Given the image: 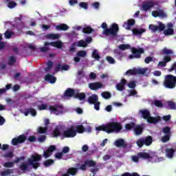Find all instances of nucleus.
I'll list each match as a JSON object with an SVG mask.
<instances>
[{
  "label": "nucleus",
  "mask_w": 176,
  "mask_h": 176,
  "mask_svg": "<svg viewBox=\"0 0 176 176\" xmlns=\"http://www.w3.org/2000/svg\"><path fill=\"white\" fill-rule=\"evenodd\" d=\"M96 131H104L107 134H118L123 130V126L118 122H110L96 128Z\"/></svg>",
  "instance_id": "nucleus-1"
},
{
  "label": "nucleus",
  "mask_w": 176,
  "mask_h": 176,
  "mask_svg": "<svg viewBox=\"0 0 176 176\" xmlns=\"http://www.w3.org/2000/svg\"><path fill=\"white\" fill-rule=\"evenodd\" d=\"M96 165V162L91 160H86L84 164H76L75 167L76 168H69L64 176L76 175V174H78V170H81L82 171H86L87 170V166L88 167H95Z\"/></svg>",
  "instance_id": "nucleus-2"
},
{
  "label": "nucleus",
  "mask_w": 176,
  "mask_h": 176,
  "mask_svg": "<svg viewBox=\"0 0 176 176\" xmlns=\"http://www.w3.org/2000/svg\"><path fill=\"white\" fill-rule=\"evenodd\" d=\"M118 48L120 50H129L131 49L132 54L129 56V58L133 60V58H141V54H144L145 53V50L142 47H140L138 49L135 48V47H132L129 44H120L118 45Z\"/></svg>",
  "instance_id": "nucleus-3"
},
{
  "label": "nucleus",
  "mask_w": 176,
  "mask_h": 176,
  "mask_svg": "<svg viewBox=\"0 0 176 176\" xmlns=\"http://www.w3.org/2000/svg\"><path fill=\"white\" fill-rule=\"evenodd\" d=\"M39 111H45L47 109L50 113H54L55 115H60L64 112V106L62 104H54L47 106L46 104H41L37 106Z\"/></svg>",
  "instance_id": "nucleus-4"
},
{
  "label": "nucleus",
  "mask_w": 176,
  "mask_h": 176,
  "mask_svg": "<svg viewBox=\"0 0 176 176\" xmlns=\"http://www.w3.org/2000/svg\"><path fill=\"white\" fill-rule=\"evenodd\" d=\"M41 160H42V155L36 153L32 155L31 158L28 160V163L29 166H32L34 170H36L38 167H41V163L38 162Z\"/></svg>",
  "instance_id": "nucleus-5"
},
{
  "label": "nucleus",
  "mask_w": 176,
  "mask_h": 176,
  "mask_svg": "<svg viewBox=\"0 0 176 176\" xmlns=\"http://www.w3.org/2000/svg\"><path fill=\"white\" fill-rule=\"evenodd\" d=\"M163 85L166 89H175L176 86V76L171 74L167 75Z\"/></svg>",
  "instance_id": "nucleus-6"
},
{
  "label": "nucleus",
  "mask_w": 176,
  "mask_h": 176,
  "mask_svg": "<svg viewBox=\"0 0 176 176\" xmlns=\"http://www.w3.org/2000/svg\"><path fill=\"white\" fill-rule=\"evenodd\" d=\"M152 142H153V138L151 135H148L144 138H139L136 142V144L138 148H142L144 145L146 146H150V145H152Z\"/></svg>",
  "instance_id": "nucleus-7"
},
{
  "label": "nucleus",
  "mask_w": 176,
  "mask_h": 176,
  "mask_svg": "<svg viewBox=\"0 0 176 176\" xmlns=\"http://www.w3.org/2000/svg\"><path fill=\"white\" fill-rule=\"evenodd\" d=\"M119 32V25L116 23H113L110 28L106 29L103 31V34L108 36V35H112L113 36H116Z\"/></svg>",
  "instance_id": "nucleus-8"
},
{
  "label": "nucleus",
  "mask_w": 176,
  "mask_h": 176,
  "mask_svg": "<svg viewBox=\"0 0 176 176\" xmlns=\"http://www.w3.org/2000/svg\"><path fill=\"white\" fill-rule=\"evenodd\" d=\"M62 135L63 138H74V137H76L75 126H72L70 128L64 131Z\"/></svg>",
  "instance_id": "nucleus-9"
},
{
  "label": "nucleus",
  "mask_w": 176,
  "mask_h": 176,
  "mask_svg": "<svg viewBox=\"0 0 176 176\" xmlns=\"http://www.w3.org/2000/svg\"><path fill=\"white\" fill-rule=\"evenodd\" d=\"M157 5V1H146L142 3V8L144 12H148V10H151L152 8H154Z\"/></svg>",
  "instance_id": "nucleus-10"
},
{
  "label": "nucleus",
  "mask_w": 176,
  "mask_h": 176,
  "mask_svg": "<svg viewBox=\"0 0 176 176\" xmlns=\"http://www.w3.org/2000/svg\"><path fill=\"white\" fill-rule=\"evenodd\" d=\"M27 140V136L25 135H20L17 138H14L11 142L12 144L14 146L19 145V144H23V142H25V140Z\"/></svg>",
  "instance_id": "nucleus-11"
},
{
  "label": "nucleus",
  "mask_w": 176,
  "mask_h": 176,
  "mask_svg": "<svg viewBox=\"0 0 176 176\" xmlns=\"http://www.w3.org/2000/svg\"><path fill=\"white\" fill-rule=\"evenodd\" d=\"M21 160H25V157L21 156L19 157H16V159L15 160H14L13 162H5L3 166L6 168H12V167H14V164L19 163V162Z\"/></svg>",
  "instance_id": "nucleus-12"
},
{
  "label": "nucleus",
  "mask_w": 176,
  "mask_h": 176,
  "mask_svg": "<svg viewBox=\"0 0 176 176\" xmlns=\"http://www.w3.org/2000/svg\"><path fill=\"white\" fill-rule=\"evenodd\" d=\"M148 28L149 30H151L152 32H156V31L162 32L166 30V25H164V23H160L158 26L151 24V25H149Z\"/></svg>",
  "instance_id": "nucleus-13"
},
{
  "label": "nucleus",
  "mask_w": 176,
  "mask_h": 176,
  "mask_svg": "<svg viewBox=\"0 0 176 176\" xmlns=\"http://www.w3.org/2000/svg\"><path fill=\"white\" fill-rule=\"evenodd\" d=\"M53 46V47H56V49H63V42L60 41H52L51 43L45 42L44 46Z\"/></svg>",
  "instance_id": "nucleus-14"
},
{
  "label": "nucleus",
  "mask_w": 176,
  "mask_h": 176,
  "mask_svg": "<svg viewBox=\"0 0 176 176\" xmlns=\"http://www.w3.org/2000/svg\"><path fill=\"white\" fill-rule=\"evenodd\" d=\"M114 145L117 146V148H124L126 149L127 148V143L124 142V140L122 138L118 139L115 141Z\"/></svg>",
  "instance_id": "nucleus-15"
},
{
  "label": "nucleus",
  "mask_w": 176,
  "mask_h": 176,
  "mask_svg": "<svg viewBox=\"0 0 176 176\" xmlns=\"http://www.w3.org/2000/svg\"><path fill=\"white\" fill-rule=\"evenodd\" d=\"M89 87L90 90L96 91L98 89L102 88V84L100 82H91L89 84Z\"/></svg>",
  "instance_id": "nucleus-16"
},
{
  "label": "nucleus",
  "mask_w": 176,
  "mask_h": 176,
  "mask_svg": "<svg viewBox=\"0 0 176 176\" xmlns=\"http://www.w3.org/2000/svg\"><path fill=\"white\" fill-rule=\"evenodd\" d=\"M126 83H127V80H126V79L124 78H122L120 82L116 85V89L118 91H123V90L126 89V87H124Z\"/></svg>",
  "instance_id": "nucleus-17"
},
{
  "label": "nucleus",
  "mask_w": 176,
  "mask_h": 176,
  "mask_svg": "<svg viewBox=\"0 0 176 176\" xmlns=\"http://www.w3.org/2000/svg\"><path fill=\"white\" fill-rule=\"evenodd\" d=\"M175 153V150L171 148H166L165 149V155L168 159H173Z\"/></svg>",
  "instance_id": "nucleus-18"
},
{
  "label": "nucleus",
  "mask_w": 176,
  "mask_h": 176,
  "mask_svg": "<svg viewBox=\"0 0 176 176\" xmlns=\"http://www.w3.org/2000/svg\"><path fill=\"white\" fill-rule=\"evenodd\" d=\"M152 16L153 17H162V18L167 17V14H166V13H164V12H163V10H162L153 11Z\"/></svg>",
  "instance_id": "nucleus-19"
},
{
  "label": "nucleus",
  "mask_w": 176,
  "mask_h": 176,
  "mask_svg": "<svg viewBox=\"0 0 176 176\" xmlns=\"http://www.w3.org/2000/svg\"><path fill=\"white\" fill-rule=\"evenodd\" d=\"M135 25V20H134V19H129L127 22H125L123 24V27L126 30H131V27Z\"/></svg>",
  "instance_id": "nucleus-20"
},
{
  "label": "nucleus",
  "mask_w": 176,
  "mask_h": 176,
  "mask_svg": "<svg viewBox=\"0 0 176 176\" xmlns=\"http://www.w3.org/2000/svg\"><path fill=\"white\" fill-rule=\"evenodd\" d=\"M52 138H58V137L61 136V129H60V127L56 126L51 134Z\"/></svg>",
  "instance_id": "nucleus-21"
},
{
  "label": "nucleus",
  "mask_w": 176,
  "mask_h": 176,
  "mask_svg": "<svg viewBox=\"0 0 176 176\" xmlns=\"http://www.w3.org/2000/svg\"><path fill=\"white\" fill-rule=\"evenodd\" d=\"M138 156L140 159H144L145 160H152V159H153V157H152V156H151L150 153H145V152L138 153Z\"/></svg>",
  "instance_id": "nucleus-22"
},
{
  "label": "nucleus",
  "mask_w": 176,
  "mask_h": 176,
  "mask_svg": "<svg viewBox=\"0 0 176 176\" xmlns=\"http://www.w3.org/2000/svg\"><path fill=\"white\" fill-rule=\"evenodd\" d=\"M135 135H141L144 133V128L141 125H135L133 129Z\"/></svg>",
  "instance_id": "nucleus-23"
},
{
  "label": "nucleus",
  "mask_w": 176,
  "mask_h": 176,
  "mask_svg": "<svg viewBox=\"0 0 176 176\" xmlns=\"http://www.w3.org/2000/svg\"><path fill=\"white\" fill-rule=\"evenodd\" d=\"M44 79L46 82H50L51 84L56 83L57 78L50 74L45 76Z\"/></svg>",
  "instance_id": "nucleus-24"
},
{
  "label": "nucleus",
  "mask_w": 176,
  "mask_h": 176,
  "mask_svg": "<svg viewBox=\"0 0 176 176\" xmlns=\"http://www.w3.org/2000/svg\"><path fill=\"white\" fill-rule=\"evenodd\" d=\"M97 101H98V96H97L96 94H92L87 99V102L89 104H91V105H93V104L97 102Z\"/></svg>",
  "instance_id": "nucleus-25"
},
{
  "label": "nucleus",
  "mask_w": 176,
  "mask_h": 176,
  "mask_svg": "<svg viewBox=\"0 0 176 176\" xmlns=\"http://www.w3.org/2000/svg\"><path fill=\"white\" fill-rule=\"evenodd\" d=\"M139 113H141L143 119H146V120L151 116V111L148 109H141L139 111Z\"/></svg>",
  "instance_id": "nucleus-26"
},
{
  "label": "nucleus",
  "mask_w": 176,
  "mask_h": 176,
  "mask_svg": "<svg viewBox=\"0 0 176 176\" xmlns=\"http://www.w3.org/2000/svg\"><path fill=\"white\" fill-rule=\"evenodd\" d=\"M25 116H28V115L32 116H35L36 115V110L34 108H29V109H26L25 110V111L23 112Z\"/></svg>",
  "instance_id": "nucleus-27"
},
{
  "label": "nucleus",
  "mask_w": 176,
  "mask_h": 176,
  "mask_svg": "<svg viewBox=\"0 0 176 176\" xmlns=\"http://www.w3.org/2000/svg\"><path fill=\"white\" fill-rule=\"evenodd\" d=\"M146 120H147L148 123L155 124V123H157V122H160L161 118H160V116L152 117V116H150L147 118Z\"/></svg>",
  "instance_id": "nucleus-28"
},
{
  "label": "nucleus",
  "mask_w": 176,
  "mask_h": 176,
  "mask_svg": "<svg viewBox=\"0 0 176 176\" xmlns=\"http://www.w3.org/2000/svg\"><path fill=\"white\" fill-rule=\"evenodd\" d=\"M69 29V27L65 23H60L56 26L57 31H67Z\"/></svg>",
  "instance_id": "nucleus-29"
},
{
  "label": "nucleus",
  "mask_w": 176,
  "mask_h": 176,
  "mask_svg": "<svg viewBox=\"0 0 176 176\" xmlns=\"http://www.w3.org/2000/svg\"><path fill=\"white\" fill-rule=\"evenodd\" d=\"M74 130H76V134H77V133L78 134H82V133L85 131V126L82 124L74 126Z\"/></svg>",
  "instance_id": "nucleus-30"
},
{
  "label": "nucleus",
  "mask_w": 176,
  "mask_h": 176,
  "mask_svg": "<svg viewBox=\"0 0 176 176\" xmlns=\"http://www.w3.org/2000/svg\"><path fill=\"white\" fill-rule=\"evenodd\" d=\"M75 96V89L72 88H67L65 91V97H74Z\"/></svg>",
  "instance_id": "nucleus-31"
},
{
  "label": "nucleus",
  "mask_w": 176,
  "mask_h": 176,
  "mask_svg": "<svg viewBox=\"0 0 176 176\" xmlns=\"http://www.w3.org/2000/svg\"><path fill=\"white\" fill-rule=\"evenodd\" d=\"M162 54H163L164 56H173V54H174V51L171 50H168L167 49V47H164L162 50Z\"/></svg>",
  "instance_id": "nucleus-32"
},
{
  "label": "nucleus",
  "mask_w": 176,
  "mask_h": 176,
  "mask_svg": "<svg viewBox=\"0 0 176 176\" xmlns=\"http://www.w3.org/2000/svg\"><path fill=\"white\" fill-rule=\"evenodd\" d=\"M146 30L141 28V29H133L132 32L133 35H142V34H144Z\"/></svg>",
  "instance_id": "nucleus-33"
},
{
  "label": "nucleus",
  "mask_w": 176,
  "mask_h": 176,
  "mask_svg": "<svg viewBox=\"0 0 176 176\" xmlns=\"http://www.w3.org/2000/svg\"><path fill=\"white\" fill-rule=\"evenodd\" d=\"M16 61H17L16 57H14V56H11L8 58V65L10 66L14 65V64H16Z\"/></svg>",
  "instance_id": "nucleus-34"
},
{
  "label": "nucleus",
  "mask_w": 176,
  "mask_h": 176,
  "mask_svg": "<svg viewBox=\"0 0 176 176\" xmlns=\"http://www.w3.org/2000/svg\"><path fill=\"white\" fill-rule=\"evenodd\" d=\"M47 38L48 39H52L53 41H56V39H60V34H47Z\"/></svg>",
  "instance_id": "nucleus-35"
},
{
  "label": "nucleus",
  "mask_w": 176,
  "mask_h": 176,
  "mask_svg": "<svg viewBox=\"0 0 176 176\" xmlns=\"http://www.w3.org/2000/svg\"><path fill=\"white\" fill-rule=\"evenodd\" d=\"M44 167H50V166L54 164V160L52 159H49L43 162V163Z\"/></svg>",
  "instance_id": "nucleus-36"
},
{
  "label": "nucleus",
  "mask_w": 176,
  "mask_h": 176,
  "mask_svg": "<svg viewBox=\"0 0 176 176\" xmlns=\"http://www.w3.org/2000/svg\"><path fill=\"white\" fill-rule=\"evenodd\" d=\"M101 96L102 98H104L105 100H108L112 97V94L109 91H103L101 93Z\"/></svg>",
  "instance_id": "nucleus-37"
},
{
  "label": "nucleus",
  "mask_w": 176,
  "mask_h": 176,
  "mask_svg": "<svg viewBox=\"0 0 176 176\" xmlns=\"http://www.w3.org/2000/svg\"><path fill=\"white\" fill-rule=\"evenodd\" d=\"M93 31H94V30L92 29V28L90 26H87V27L82 28V32L84 34H91V32H93Z\"/></svg>",
  "instance_id": "nucleus-38"
},
{
  "label": "nucleus",
  "mask_w": 176,
  "mask_h": 176,
  "mask_svg": "<svg viewBox=\"0 0 176 176\" xmlns=\"http://www.w3.org/2000/svg\"><path fill=\"white\" fill-rule=\"evenodd\" d=\"M76 44L78 47H87V43L83 40L78 41Z\"/></svg>",
  "instance_id": "nucleus-39"
},
{
  "label": "nucleus",
  "mask_w": 176,
  "mask_h": 176,
  "mask_svg": "<svg viewBox=\"0 0 176 176\" xmlns=\"http://www.w3.org/2000/svg\"><path fill=\"white\" fill-rule=\"evenodd\" d=\"M164 34L165 36H170V35H174V29L164 30Z\"/></svg>",
  "instance_id": "nucleus-40"
},
{
  "label": "nucleus",
  "mask_w": 176,
  "mask_h": 176,
  "mask_svg": "<svg viewBox=\"0 0 176 176\" xmlns=\"http://www.w3.org/2000/svg\"><path fill=\"white\" fill-rule=\"evenodd\" d=\"M75 98H78V100H80V101H83V100L86 98V94H85L84 92H82L80 94H76L75 95Z\"/></svg>",
  "instance_id": "nucleus-41"
},
{
  "label": "nucleus",
  "mask_w": 176,
  "mask_h": 176,
  "mask_svg": "<svg viewBox=\"0 0 176 176\" xmlns=\"http://www.w3.org/2000/svg\"><path fill=\"white\" fill-rule=\"evenodd\" d=\"M92 57H93V58H95V60H96V61H100V58H101V56H100V54H98L97 50H94L93 51Z\"/></svg>",
  "instance_id": "nucleus-42"
},
{
  "label": "nucleus",
  "mask_w": 176,
  "mask_h": 176,
  "mask_svg": "<svg viewBox=\"0 0 176 176\" xmlns=\"http://www.w3.org/2000/svg\"><path fill=\"white\" fill-rule=\"evenodd\" d=\"M125 129L126 130H133L135 127V123L131 122L130 123L126 124H125Z\"/></svg>",
  "instance_id": "nucleus-43"
},
{
  "label": "nucleus",
  "mask_w": 176,
  "mask_h": 176,
  "mask_svg": "<svg viewBox=\"0 0 176 176\" xmlns=\"http://www.w3.org/2000/svg\"><path fill=\"white\" fill-rule=\"evenodd\" d=\"M167 104L169 107L170 109L175 110L176 109V104L175 102L173 100H170L167 102Z\"/></svg>",
  "instance_id": "nucleus-44"
},
{
  "label": "nucleus",
  "mask_w": 176,
  "mask_h": 176,
  "mask_svg": "<svg viewBox=\"0 0 176 176\" xmlns=\"http://www.w3.org/2000/svg\"><path fill=\"white\" fill-rule=\"evenodd\" d=\"M146 71H148V68H137L138 75H145L146 74Z\"/></svg>",
  "instance_id": "nucleus-45"
},
{
  "label": "nucleus",
  "mask_w": 176,
  "mask_h": 176,
  "mask_svg": "<svg viewBox=\"0 0 176 176\" xmlns=\"http://www.w3.org/2000/svg\"><path fill=\"white\" fill-rule=\"evenodd\" d=\"M77 57H86L87 56V52L85 50H80L76 54Z\"/></svg>",
  "instance_id": "nucleus-46"
},
{
  "label": "nucleus",
  "mask_w": 176,
  "mask_h": 176,
  "mask_svg": "<svg viewBox=\"0 0 176 176\" xmlns=\"http://www.w3.org/2000/svg\"><path fill=\"white\" fill-rule=\"evenodd\" d=\"M53 68V63L50 60L47 63V67L45 68V72H49Z\"/></svg>",
  "instance_id": "nucleus-47"
},
{
  "label": "nucleus",
  "mask_w": 176,
  "mask_h": 176,
  "mask_svg": "<svg viewBox=\"0 0 176 176\" xmlns=\"http://www.w3.org/2000/svg\"><path fill=\"white\" fill-rule=\"evenodd\" d=\"M38 133H39V134H45L47 133V126H39L38 129Z\"/></svg>",
  "instance_id": "nucleus-48"
},
{
  "label": "nucleus",
  "mask_w": 176,
  "mask_h": 176,
  "mask_svg": "<svg viewBox=\"0 0 176 176\" xmlns=\"http://www.w3.org/2000/svg\"><path fill=\"white\" fill-rule=\"evenodd\" d=\"M19 168L21 170V171H27V170H28V164L23 162L19 166Z\"/></svg>",
  "instance_id": "nucleus-49"
},
{
  "label": "nucleus",
  "mask_w": 176,
  "mask_h": 176,
  "mask_svg": "<svg viewBox=\"0 0 176 176\" xmlns=\"http://www.w3.org/2000/svg\"><path fill=\"white\" fill-rule=\"evenodd\" d=\"M153 104L155 107H157V108H163V102H162V100H155L153 101Z\"/></svg>",
  "instance_id": "nucleus-50"
},
{
  "label": "nucleus",
  "mask_w": 176,
  "mask_h": 176,
  "mask_svg": "<svg viewBox=\"0 0 176 176\" xmlns=\"http://www.w3.org/2000/svg\"><path fill=\"white\" fill-rule=\"evenodd\" d=\"M162 131L166 135L168 134L169 135H171V128H170V126L164 127Z\"/></svg>",
  "instance_id": "nucleus-51"
},
{
  "label": "nucleus",
  "mask_w": 176,
  "mask_h": 176,
  "mask_svg": "<svg viewBox=\"0 0 176 176\" xmlns=\"http://www.w3.org/2000/svg\"><path fill=\"white\" fill-rule=\"evenodd\" d=\"M12 173H13V171L12 170V169H7L3 172L1 173V176H7V175H10V174H12Z\"/></svg>",
  "instance_id": "nucleus-52"
},
{
  "label": "nucleus",
  "mask_w": 176,
  "mask_h": 176,
  "mask_svg": "<svg viewBox=\"0 0 176 176\" xmlns=\"http://www.w3.org/2000/svg\"><path fill=\"white\" fill-rule=\"evenodd\" d=\"M170 137H171V135H169V134L165 135L162 138V140H161L162 142H168V141H170Z\"/></svg>",
  "instance_id": "nucleus-53"
},
{
  "label": "nucleus",
  "mask_w": 176,
  "mask_h": 176,
  "mask_svg": "<svg viewBox=\"0 0 176 176\" xmlns=\"http://www.w3.org/2000/svg\"><path fill=\"white\" fill-rule=\"evenodd\" d=\"M14 32H13L12 31L7 30L5 32V36L7 39H10V38H12V35H14Z\"/></svg>",
  "instance_id": "nucleus-54"
},
{
  "label": "nucleus",
  "mask_w": 176,
  "mask_h": 176,
  "mask_svg": "<svg viewBox=\"0 0 176 176\" xmlns=\"http://www.w3.org/2000/svg\"><path fill=\"white\" fill-rule=\"evenodd\" d=\"M16 6H17V3L14 1H10L8 3V8H9V9H14Z\"/></svg>",
  "instance_id": "nucleus-55"
},
{
  "label": "nucleus",
  "mask_w": 176,
  "mask_h": 176,
  "mask_svg": "<svg viewBox=\"0 0 176 176\" xmlns=\"http://www.w3.org/2000/svg\"><path fill=\"white\" fill-rule=\"evenodd\" d=\"M56 146H54V145H50V146L47 148V152H49V153H51V155H52V153H53V152H54V151H56Z\"/></svg>",
  "instance_id": "nucleus-56"
},
{
  "label": "nucleus",
  "mask_w": 176,
  "mask_h": 176,
  "mask_svg": "<svg viewBox=\"0 0 176 176\" xmlns=\"http://www.w3.org/2000/svg\"><path fill=\"white\" fill-rule=\"evenodd\" d=\"M92 105H94V109L96 111H100V105H101V102L100 101L95 102Z\"/></svg>",
  "instance_id": "nucleus-57"
},
{
  "label": "nucleus",
  "mask_w": 176,
  "mask_h": 176,
  "mask_svg": "<svg viewBox=\"0 0 176 176\" xmlns=\"http://www.w3.org/2000/svg\"><path fill=\"white\" fill-rule=\"evenodd\" d=\"M106 60L109 64H115V59L112 56H107Z\"/></svg>",
  "instance_id": "nucleus-58"
},
{
  "label": "nucleus",
  "mask_w": 176,
  "mask_h": 176,
  "mask_svg": "<svg viewBox=\"0 0 176 176\" xmlns=\"http://www.w3.org/2000/svg\"><path fill=\"white\" fill-rule=\"evenodd\" d=\"M38 141L39 142H45V141H46V135H41L40 136H38Z\"/></svg>",
  "instance_id": "nucleus-59"
},
{
  "label": "nucleus",
  "mask_w": 176,
  "mask_h": 176,
  "mask_svg": "<svg viewBox=\"0 0 176 176\" xmlns=\"http://www.w3.org/2000/svg\"><path fill=\"white\" fill-rule=\"evenodd\" d=\"M163 60L164 62H165V63L167 64V63H170V61H171V56L166 55L165 56H164Z\"/></svg>",
  "instance_id": "nucleus-60"
},
{
  "label": "nucleus",
  "mask_w": 176,
  "mask_h": 176,
  "mask_svg": "<svg viewBox=\"0 0 176 176\" xmlns=\"http://www.w3.org/2000/svg\"><path fill=\"white\" fill-rule=\"evenodd\" d=\"M76 46H77L76 43H73L69 50V52H72L74 53L75 50H76V47H75Z\"/></svg>",
  "instance_id": "nucleus-61"
},
{
  "label": "nucleus",
  "mask_w": 176,
  "mask_h": 176,
  "mask_svg": "<svg viewBox=\"0 0 176 176\" xmlns=\"http://www.w3.org/2000/svg\"><path fill=\"white\" fill-rule=\"evenodd\" d=\"M28 141L30 142H36V137L35 135H30L28 137Z\"/></svg>",
  "instance_id": "nucleus-62"
},
{
  "label": "nucleus",
  "mask_w": 176,
  "mask_h": 176,
  "mask_svg": "<svg viewBox=\"0 0 176 176\" xmlns=\"http://www.w3.org/2000/svg\"><path fill=\"white\" fill-rule=\"evenodd\" d=\"M69 152V148L67 146H64L62 149V153L64 155Z\"/></svg>",
  "instance_id": "nucleus-63"
},
{
  "label": "nucleus",
  "mask_w": 176,
  "mask_h": 176,
  "mask_svg": "<svg viewBox=\"0 0 176 176\" xmlns=\"http://www.w3.org/2000/svg\"><path fill=\"white\" fill-rule=\"evenodd\" d=\"M169 72H173V71H175L176 72V62H175L171 67L168 69Z\"/></svg>",
  "instance_id": "nucleus-64"
}]
</instances>
